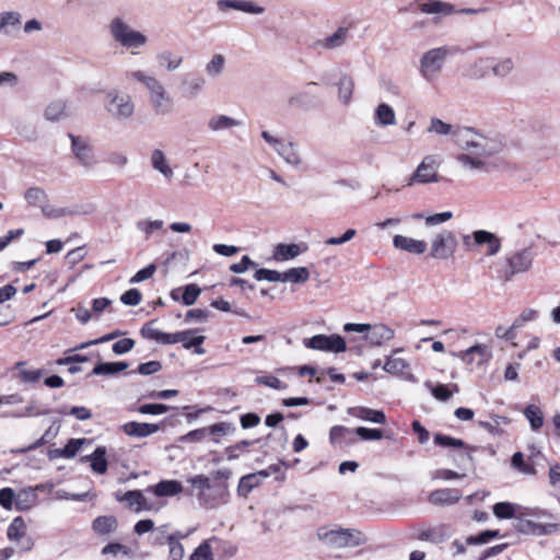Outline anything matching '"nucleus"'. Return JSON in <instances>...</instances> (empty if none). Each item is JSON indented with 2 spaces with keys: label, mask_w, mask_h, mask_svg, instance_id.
Segmentation results:
<instances>
[{
  "label": "nucleus",
  "mask_w": 560,
  "mask_h": 560,
  "mask_svg": "<svg viewBox=\"0 0 560 560\" xmlns=\"http://www.w3.org/2000/svg\"><path fill=\"white\" fill-rule=\"evenodd\" d=\"M424 386L430 390L432 396L439 401H448L454 393H458L457 384H442V383H433L431 381H425Z\"/></svg>",
  "instance_id": "nucleus-25"
},
{
  "label": "nucleus",
  "mask_w": 560,
  "mask_h": 560,
  "mask_svg": "<svg viewBox=\"0 0 560 560\" xmlns=\"http://www.w3.org/2000/svg\"><path fill=\"white\" fill-rule=\"evenodd\" d=\"M224 63H225V58L220 54H215L211 58V60L207 63L206 72L208 73V75L214 78L222 72V70L224 68Z\"/></svg>",
  "instance_id": "nucleus-63"
},
{
  "label": "nucleus",
  "mask_w": 560,
  "mask_h": 560,
  "mask_svg": "<svg viewBox=\"0 0 560 560\" xmlns=\"http://www.w3.org/2000/svg\"><path fill=\"white\" fill-rule=\"evenodd\" d=\"M474 245H487V255L494 256L501 249V240L492 232L486 230H477L472 232Z\"/></svg>",
  "instance_id": "nucleus-17"
},
{
  "label": "nucleus",
  "mask_w": 560,
  "mask_h": 560,
  "mask_svg": "<svg viewBox=\"0 0 560 560\" xmlns=\"http://www.w3.org/2000/svg\"><path fill=\"white\" fill-rule=\"evenodd\" d=\"M303 345L307 349L325 351V352H332V353H341L347 350L346 339L341 335H338V334L314 335L311 338H305L303 340Z\"/></svg>",
  "instance_id": "nucleus-6"
},
{
  "label": "nucleus",
  "mask_w": 560,
  "mask_h": 560,
  "mask_svg": "<svg viewBox=\"0 0 560 560\" xmlns=\"http://www.w3.org/2000/svg\"><path fill=\"white\" fill-rule=\"evenodd\" d=\"M492 73L499 78H505L514 68V62L511 58H504L500 61H495V59L492 58Z\"/></svg>",
  "instance_id": "nucleus-57"
},
{
  "label": "nucleus",
  "mask_w": 560,
  "mask_h": 560,
  "mask_svg": "<svg viewBox=\"0 0 560 560\" xmlns=\"http://www.w3.org/2000/svg\"><path fill=\"white\" fill-rule=\"evenodd\" d=\"M125 434L132 438H147L161 430L159 423L129 421L121 427Z\"/></svg>",
  "instance_id": "nucleus-18"
},
{
  "label": "nucleus",
  "mask_w": 560,
  "mask_h": 560,
  "mask_svg": "<svg viewBox=\"0 0 560 560\" xmlns=\"http://www.w3.org/2000/svg\"><path fill=\"white\" fill-rule=\"evenodd\" d=\"M37 501L34 488L22 489L16 493L15 508L18 511L30 510Z\"/></svg>",
  "instance_id": "nucleus-33"
},
{
  "label": "nucleus",
  "mask_w": 560,
  "mask_h": 560,
  "mask_svg": "<svg viewBox=\"0 0 560 560\" xmlns=\"http://www.w3.org/2000/svg\"><path fill=\"white\" fill-rule=\"evenodd\" d=\"M305 250H307L306 245H303V248H302L301 245L295 244V243H291V244L279 243L273 249L272 257L275 260H278V261H287V260L294 259L295 257H298L300 254H302Z\"/></svg>",
  "instance_id": "nucleus-26"
},
{
  "label": "nucleus",
  "mask_w": 560,
  "mask_h": 560,
  "mask_svg": "<svg viewBox=\"0 0 560 560\" xmlns=\"http://www.w3.org/2000/svg\"><path fill=\"white\" fill-rule=\"evenodd\" d=\"M258 485V474H247L243 476L238 481L237 494L241 497H246Z\"/></svg>",
  "instance_id": "nucleus-51"
},
{
  "label": "nucleus",
  "mask_w": 560,
  "mask_h": 560,
  "mask_svg": "<svg viewBox=\"0 0 560 560\" xmlns=\"http://www.w3.org/2000/svg\"><path fill=\"white\" fill-rule=\"evenodd\" d=\"M26 535V524L22 516H16L12 520L11 524L8 527L7 536L9 540H20V538H25Z\"/></svg>",
  "instance_id": "nucleus-47"
},
{
  "label": "nucleus",
  "mask_w": 560,
  "mask_h": 560,
  "mask_svg": "<svg viewBox=\"0 0 560 560\" xmlns=\"http://www.w3.org/2000/svg\"><path fill=\"white\" fill-rule=\"evenodd\" d=\"M68 137L71 140V151L79 163L88 168L93 167L96 164V160L93 149L88 141L71 132L68 133Z\"/></svg>",
  "instance_id": "nucleus-11"
},
{
  "label": "nucleus",
  "mask_w": 560,
  "mask_h": 560,
  "mask_svg": "<svg viewBox=\"0 0 560 560\" xmlns=\"http://www.w3.org/2000/svg\"><path fill=\"white\" fill-rule=\"evenodd\" d=\"M393 245L397 249L416 255H421L427 250V243L424 241L415 240L400 234L394 236Z\"/></svg>",
  "instance_id": "nucleus-23"
},
{
  "label": "nucleus",
  "mask_w": 560,
  "mask_h": 560,
  "mask_svg": "<svg viewBox=\"0 0 560 560\" xmlns=\"http://www.w3.org/2000/svg\"><path fill=\"white\" fill-rule=\"evenodd\" d=\"M201 293V289L196 283H189L182 287L180 303L185 306L194 305Z\"/></svg>",
  "instance_id": "nucleus-49"
},
{
  "label": "nucleus",
  "mask_w": 560,
  "mask_h": 560,
  "mask_svg": "<svg viewBox=\"0 0 560 560\" xmlns=\"http://www.w3.org/2000/svg\"><path fill=\"white\" fill-rule=\"evenodd\" d=\"M156 59L160 66H165L168 71L176 70L183 62L182 57L174 58L171 51H163L158 54Z\"/></svg>",
  "instance_id": "nucleus-59"
},
{
  "label": "nucleus",
  "mask_w": 560,
  "mask_h": 560,
  "mask_svg": "<svg viewBox=\"0 0 560 560\" xmlns=\"http://www.w3.org/2000/svg\"><path fill=\"white\" fill-rule=\"evenodd\" d=\"M67 103L62 100L52 101L47 105L44 112V117L48 121H58L66 117Z\"/></svg>",
  "instance_id": "nucleus-40"
},
{
  "label": "nucleus",
  "mask_w": 560,
  "mask_h": 560,
  "mask_svg": "<svg viewBox=\"0 0 560 560\" xmlns=\"http://www.w3.org/2000/svg\"><path fill=\"white\" fill-rule=\"evenodd\" d=\"M492 58H479L471 67L469 77L471 79H482L492 72Z\"/></svg>",
  "instance_id": "nucleus-43"
},
{
  "label": "nucleus",
  "mask_w": 560,
  "mask_h": 560,
  "mask_svg": "<svg viewBox=\"0 0 560 560\" xmlns=\"http://www.w3.org/2000/svg\"><path fill=\"white\" fill-rule=\"evenodd\" d=\"M231 476L232 470L229 468L218 469L210 476L203 474L191 476L187 478L191 489L186 490V494L196 495L201 508L214 509L225 502L224 498L229 490L228 480Z\"/></svg>",
  "instance_id": "nucleus-1"
},
{
  "label": "nucleus",
  "mask_w": 560,
  "mask_h": 560,
  "mask_svg": "<svg viewBox=\"0 0 560 560\" xmlns=\"http://www.w3.org/2000/svg\"><path fill=\"white\" fill-rule=\"evenodd\" d=\"M207 436H210L208 427L199 428L189 431L188 433L179 436L180 443H196L203 441Z\"/></svg>",
  "instance_id": "nucleus-60"
},
{
  "label": "nucleus",
  "mask_w": 560,
  "mask_h": 560,
  "mask_svg": "<svg viewBox=\"0 0 560 560\" xmlns=\"http://www.w3.org/2000/svg\"><path fill=\"white\" fill-rule=\"evenodd\" d=\"M446 55L445 47L433 48L423 54L420 60V71L427 80H432L441 70Z\"/></svg>",
  "instance_id": "nucleus-8"
},
{
  "label": "nucleus",
  "mask_w": 560,
  "mask_h": 560,
  "mask_svg": "<svg viewBox=\"0 0 560 560\" xmlns=\"http://www.w3.org/2000/svg\"><path fill=\"white\" fill-rule=\"evenodd\" d=\"M338 86V97L339 101L343 104H349L352 97L354 81L351 75L342 74L337 83Z\"/></svg>",
  "instance_id": "nucleus-35"
},
{
  "label": "nucleus",
  "mask_w": 560,
  "mask_h": 560,
  "mask_svg": "<svg viewBox=\"0 0 560 560\" xmlns=\"http://www.w3.org/2000/svg\"><path fill=\"white\" fill-rule=\"evenodd\" d=\"M433 442L435 445L441 447H450V448H467V444L457 438H453L443 433H435L433 436Z\"/></svg>",
  "instance_id": "nucleus-48"
},
{
  "label": "nucleus",
  "mask_w": 560,
  "mask_h": 560,
  "mask_svg": "<svg viewBox=\"0 0 560 560\" xmlns=\"http://www.w3.org/2000/svg\"><path fill=\"white\" fill-rule=\"evenodd\" d=\"M156 497H174L184 491L183 485L178 480H161L155 486L148 488Z\"/></svg>",
  "instance_id": "nucleus-27"
},
{
  "label": "nucleus",
  "mask_w": 560,
  "mask_h": 560,
  "mask_svg": "<svg viewBox=\"0 0 560 560\" xmlns=\"http://www.w3.org/2000/svg\"><path fill=\"white\" fill-rule=\"evenodd\" d=\"M118 527V521L114 515H102L94 518L92 529L97 535H108L114 533Z\"/></svg>",
  "instance_id": "nucleus-30"
},
{
  "label": "nucleus",
  "mask_w": 560,
  "mask_h": 560,
  "mask_svg": "<svg viewBox=\"0 0 560 560\" xmlns=\"http://www.w3.org/2000/svg\"><path fill=\"white\" fill-rule=\"evenodd\" d=\"M209 433L212 438V441L215 444L220 443V439L215 438V435H228L235 432L236 428L231 422H218L208 427Z\"/></svg>",
  "instance_id": "nucleus-54"
},
{
  "label": "nucleus",
  "mask_w": 560,
  "mask_h": 560,
  "mask_svg": "<svg viewBox=\"0 0 560 560\" xmlns=\"http://www.w3.org/2000/svg\"><path fill=\"white\" fill-rule=\"evenodd\" d=\"M241 125V121L226 115H214L208 121V128L213 131H222Z\"/></svg>",
  "instance_id": "nucleus-32"
},
{
  "label": "nucleus",
  "mask_w": 560,
  "mask_h": 560,
  "mask_svg": "<svg viewBox=\"0 0 560 560\" xmlns=\"http://www.w3.org/2000/svg\"><path fill=\"white\" fill-rule=\"evenodd\" d=\"M117 501H127L129 502V505L132 506L133 504H137L136 512L141 511H151L153 505L148 503L147 498L143 495V493L140 490H128L125 492L122 497L119 494H116Z\"/></svg>",
  "instance_id": "nucleus-29"
},
{
  "label": "nucleus",
  "mask_w": 560,
  "mask_h": 560,
  "mask_svg": "<svg viewBox=\"0 0 560 560\" xmlns=\"http://www.w3.org/2000/svg\"><path fill=\"white\" fill-rule=\"evenodd\" d=\"M348 413L363 421H369L377 424L386 423V415L383 410L358 406L348 408Z\"/></svg>",
  "instance_id": "nucleus-21"
},
{
  "label": "nucleus",
  "mask_w": 560,
  "mask_h": 560,
  "mask_svg": "<svg viewBox=\"0 0 560 560\" xmlns=\"http://www.w3.org/2000/svg\"><path fill=\"white\" fill-rule=\"evenodd\" d=\"M129 366L128 362L126 361H117V362H97L90 375H105V376H113L116 375L125 370H127Z\"/></svg>",
  "instance_id": "nucleus-28"
},
{
  "label": "nucleus",
  "mask_w": 560,
  "mask_h": 560,
  "mask_svg": "<svg viewBox=\"0 0 560 560\" xmlns=\"http://www.w3.org/2000/svg\"><path fill=\"white\" fill-rule=\"evenodd\" d=\"M183 84L187 89L189 97H196L206 84V80L200 74H194L191 78L184 80Z\"/></svg>",
  "instance_id": "nucleus-55"
},
{
  "label": "nucleus",
  "mask_w": 560,
  "mask_h": 560,
  "mask_svg": "<svg viewBox=\"0 0 560 560\" xmlns=\"http://www.w3.org/2000/svg\"><path fill=\"white\" fill-rule=\"evenodd\" d=\"M454 129L455 128H453V126L451 124L444 122L440 118L432 117L431 121H430V126L428 128V131L436 133V135H443V136L452 135L453 136Z\"/></svg>",
  "instance_id": "nucleus-62"
},
{
  "label": "nucleus",
  "mask_w": 560,
  "mask_h": 560,
  "mask_svg": "<svg viewBox=\"0 0 560 560\" xmlns=\"http://www.w3.org/2000/svg\"><path fill=\"white\" fill-rule=\"evenodd\" d=\"M131 77L143 83L150 93V102L156 115H167L172 112L173 102L164 86L154 77L145 75L142 71H133Z\"/></svg>",
  "instance_id": "nucleus-2"
},
{
  "label": "nucleus",
  "mask_w": 560,
  "mask_h": 560,
  "mask_svg": "<svg viewBox=\"0 0 560 560\" xmlns=\"http://www.w3.org/2000/svg\"><path fill=\"white\" fill-rule=\"evenodd\" d=\"M420 11L427 14H443L448 15L453 13L454 8L452 4L442 2L440 0H429L419 5Z\"/></svg>",
  "instance_id": "nucleus-36"
},
{
  "label": "nucleus",
  "mask_w": 560,
  "mask_h": 560,
  "mask_svg": "<svg viewBox=\"0 0 560 560\" xmlns=\"http://www.w3.org/2000/svg\"><path fill=\"white\" fill-rule=\"evenodd\" d=\"M459 357L467 365L475 364L476 366H481L483 363L489 361L491 353L487 346L475 345L464 351H460Z\"/></svg>",
  "instance_id": "nucleus-15"
},
{
  "label": "nucleus",
  "mask_w": 560,
  "mask_h": 560,
  "mask_svg": "<svg viewBox=\"0 0 560 560\" xmlns=\"http://www.w3.org/2000/svg\"><path fill=\"white\" fill-rule=\"evenodd\" d=\"M502 537L499 529H485L477 535H471L466 538V544L469 546L488 544L492 539Z\"/></svg>",
  "instance_id": "nucleus-45"
},
{
  "label": "nucleus",
  "mask_w": 560,
  "mask_h": 560,
  "mask_svg": "<svg viewBox=\"0 0 560 560\" xmlns=\"http://www.w3.org/2000/svg\"><path fill=\"white\" fill-rule=\"evenodd\" d=\"M514 528L521 534L547 536L560 533V523L540 524L530 520L517 517V521L514 524Z\"/></svg>",
  "instance_id": "nucleus-10"
},
{
  "label": "nucleus",
  "mask_w": 560,
  "mask_h": 560,
  "mask_svg": "<svg viewBox=\"0 0 560 560\" xmlns=\"http://www.w3.org/2000/svg\"><path fill=\"white\" fill-rule=\"evenodd\" d=\"M348 34L349 30L341 26L332 35L327 36L323 42H319V44L326 49L340 47L345 44Z\"/></svg>",
  "instance_id": "nucleus-46"
},
{
  "label": "nucleus",
  "mask_w": 560,
  "mask_h": 560,
  "mask_svg": "<svg viewBox=\"0 0 560 560\" xmlns=\"http://www.w3.org/2000/svg\"><path fill=\"white\" fill-rule=\"evenodd\" d=\"M106 454L107 450L105 446H97L92 454L82 456L80 462H90L91 469L96 474L103 475L108 469Z\"/></svg>",
  "instance_id": "nucleus-20"
},
{
  "label": "nucleus",
  "mask_w": 560,
  "mask_h": 560,
  "mask_svg": "<svg viewBox=\"0 0 560 560\" xmlns=\"http://www.w3.org/2000/svg\"><path fill=\"white\" fill-rule=\"evenodd\" d=\"M457 247V240L452 231L443 230L431 244L430 256L435 259L446 260L452 257Z\"/></svg>",
  "instance_id": "nucleus-7"
},
{
  "label": "nucleus",
  "mask_w": 560,
  "mask_h": 560,
  "mask_svg": "<svg viewBox=\"0 0 560 560\" xmlns=\"http://www.w3.org/2000/svg\"><path fill=\"white\" fill-rule=\"evenodd\" d=\"M109 30L113 38L127 49L139 48L148 42L144 34L130 28V26L120 18L112 20Z\"/></svg>",
  "instance_id": "nucleus-4"
},
{
  "label": "nucleus",
  "mask_w": 560,
  "mask_h": 560,
  "mask_svg": "<svg viewBox=\"0 0 560 560\" xmlns=\"http://www.w3.org/2000/svg\"><path fill=\"white\" fill-rule=\"evenodd\" d=\"M534 253L530 247L523 248L505 258V265L497 270L498 279L509 282L517 273L527 271L533 264Z\"/></svg>",
  "instance_id": "nucleus-3"
},
{
  "label": "nucleus",
  "mask_w": 560,
  "mask_h": 560,
  "mask_svg": "<svg viewBox=\"0 0 560 560\" xmlns=\"http://www.w3.org/2000/svg\"><path fill=\"white\" fill-rule=\"evenodd\" d=\"M25 199L31 206L40 207L46 206L48 200L44 189L39 187H31L25 191Z\"/></svg>",
  "instance_id": "nucleus-52"
},
{
  "label": "nucleus",
  "mask_w": 560,
  "mask_h": 560,
  "mask_svg": "<svg viewBox=\"0 0 560 560\" xmlns=\"http://www.w3.org/2000/svg\"><path fill=\"white\" fill-rule=\"evenodd\" d=\"M353 432L363 441H377L384 438L383 430L376 428L358 427ZM385 438L390 439L389 435Z\"/></svg>",
  "instance_id": "nucleus-56"
},
{
  "label": "nucleus",
  "mask_w": 560,
  "mask_h": 560,
  "mask_svg": "<svg viewBox=\"0 0 560 560\" xmlns=\"http://www.w3.org/2000/svg\"><path fill=\"white\" fill-rule=\"evenodd\" d=\"M438 180L435 160L432 155H428L418 165L416 172L408 178L407 186H412L415 183H436Z\"/></svg>",
  "instance_id": "nucleus-12"
},
{
  "label": "nucleus",
  "mask_w": 560,
  "mask_h": 560,
  "mask_svg": "<svg viewBox=\"0 0 560 560\" xmlns=\"http://www.w3.org/2000/svg\"><path fill=\"white\" fill-rule=\"evenodd\" d=\"M217 8L220 12H226L229 9L242 11L248 14H261L265 8L250 0H218Z\"/></svg>",
  "instance_id": "nucleus-14"
},
{
  "label": "nucleus",
  "mask_w": 560,
  "mask_h": 560,
  "mask_svg": "<svg viewBox=\"0 0 560 560\" xmlns=\"http://www.w3.org/2000/svg\"><path fill=\"white\" fill-rule=\"evenodd\" d=\"M408 368L409 363L401 358H387L386 362L383 365L384 371L394 375L402 373V371Z\"/></svg>",
  "instance_id": "nucleus-58"
},
{
  "label": "nucleus",
  "mask_w": 560,
  "mask_h": 560,
  "mask_svg": "<svg viewBox=\"0 0 560 560\" xmlns=\"http://www.w3.org/2000/svg\"><path fill=\"white\" fill-rule=\"evenodd\" d=\"M3 21V33L9 35L15 31H19L21 25V15L18 12H4L1 13Z\"/></svg>",
  "instance_id": "nucleus-53"
},
{
  "label": "nucleus",
  "mask_w": 560,
  "mask_h": 560,
  "mask_svg": "<svg viewBox=\"0 0 560 560\" xmlns=\"http://www.w3.org/2000/svg\"><path fill=\"white\" fill-rule=\"evenodd\" d=\"M310 276V270L306 267H294L282 272V282L304 283Z\"/></svg>",
  "instance_id": "nucleus-42"
},
{
  "label": "nucleus",
  "mask_w": 560,
  "mask_h": 560,
  "mask_svg": "<svg viewBox=\"0 0 560 560\" xmlns=\"http://www.w3.org/2000/svg\"><path fill=\"white\" fill-rule=\"evenodd\" d=\"M374 122L380 127L395 125L396 116L393 107L386 103H381L374 112Z\"/></svg>",
  "instance_id": "nucleus-31"
},
{
  "label": "nucleus",
  "mask_w": 560,
  "mask_h": 560,
  "mask_svg": "<svg viewBox=\"0 0 560 560\" xmlns=\"http://www.w3.org/2000/svg\"><path fill=\"white\" fill-rule=\"evenodd\" d=\"M493 514L499 520L516 518V504L503 501L498 502L492 506Z\"/></svg>",
  "instance_id": "nucleus-44"
},
{
  "label": "nucleus",
  "mask_w": 560,
  "mask_h": 560,
  "mask_svg": "<svg viewBox=\"0 0 560 560\" xmlns=\"http://www.w3.org/2000/svg\"><path fill=\"white\" fill-rule=\"evenodd\" d=\"M394 338V330L384 324L371 325L364 339L373 346H382Z\"/></svg>",
  "instance_id": "nucleus-24"
},
{
  "label": "nucleus",
  "mask_w": 560,
  "mask_h": 560,
  "mask_svg": "<svg viewBox=\"0 0 560 560\" xmlns=\"http://www.w3.org/2000/svg\"><path fill=\"white\" fill-rule=\"evenodd\" d=\"M511 466L525 475H536L537 470L533 464H527L522 452H515L511 457Z\"/></svg>",
  "instance_id": "nucleus-50"
},
{
  "label": "nucleus",
  "mask_w": 560,
  "mask_h": 560,
  "mask_svg": "<svg viewBox=\"0 0 560 560\" xmlns=\"http://www.w3.org/2000/svg\"><path fill=\"white\" fill-rule=\"evenodd\" d=\"M346 535H348V529L338 528L326 530L325 528H319L317 530V536L320 540L326 541L327 544L336 547V548H346L349 547V544L352 541L347 540Z\"/></svg>",
  "instance_id": "nucleus-22"
},
{
  "label": "nucleus",
  "mask_w": 560,
  "mask_h": 560,
  "mask_svg": "<svg viewBox=\"0 0 560 560\" xmlns=\"http://www.w3.org/2000/svg\"><path fill=\"white\" fill-rule=\"evenodd\" d=\"M277 153L291 165L298 166L301 163L300 154L293 142L284 143L283 141L276 147Z\"/></svg>",
  "instance_id": "nucleus-37"
},
{
  "label": "nucleus",
  "mask_w": 560,
  "mask_h": 560,
  "mask_svg": "<svg viewBox=\"0 0 560 560\" xmlns=\"http://www.w3.org/2000/svg\"><path fill=\"white\" fill-rule=\"evenodd\" d=\"M453 534V528L448 524H439L420 532L417 539L421 541H429L431 544H441L448 539Z\"/></svg>",
  "instance_id": "nucleus-16"
},
{
  "label": "nucleus",
  "mask_w": 560,
  "mask_h": 560,
  "mask_svg": "<svg viewBox=\"0 0 560 560\" xmlns=\"http://www.w3.org/2000/svg\"><path fill=\"white\" fill-rule=\"evenodd\" d=\"M170 409H174V407L161 402L143 404L138 407L140 413L152 416L165 413Z\"/></svg>",
  "instance_id": "nucleus-61"
},
{
  "label": "nucleus",
  "mask_w": 560,
  "mask_h": 560,
  "mask_svg": "<svg viewBox=\"0 0 560 560\" xmlns=\"http://www.w3.org/2000/svg\"><path fill=\"white\" fill-rule=\"evenodd\" d=\"M105 108L115 119L126 120L133 115L135 104L129 95L112 90L107 92Z\"/></svg>",
  "instance_id": "nucleus-5"
},
{
  "label": "nucleus",
  "mask_w": 560,
  "mask_h": 560,
  "mask_svg": "<svg viewBox=\"0 0 560 560\" xmlns=\"http://www.w3.org/2000/svg\"><path fill=\"white\" fill-rule=\"evenodd\" d=\"M529 422L530 429L535 432L539 431L544 425V413L536 405H528L523 411Z\"/></svg>",
  "instance_id": "nucleus-41"
},
{
  "label": "nucleus",
  "mask_w": 560,
  "mask_h": 560,
  "mask_svg": "<svg viewBox=\"0 0 560 560\" xmlns=\"http://www.w3.org/2000/svg\"><path fill=\"white\" fill-rule=\"evenodd\" d=\"M96 207L93 203L75 206L73 208H55L49 205L42 206L43 214L48 219H58L66 215H89L95 212Z\"/></svg>",
  "instance_id": "nucleus-13"
},
{
  "label": "nucleus",
  "mask_w": 560,
  "mask_h": 560,
  "mask_svg": "<svg viewBox=\"0 0 560 560\" xmlns=\"http://www.w3.org/2000/svg\"><path fill=\"white\" fill-rule=\"evenodd\" d=\"M220 541V538L212 536L203 540L189 556V560H214L211 542Z\"/></svg>",
  "instance_id": "nucleus-39"
},
{
  "label": "nucleus",
  "mask_w": 560,
  "mask_h": 560,
  "mask_svg": "<svg viewBox=\"0 0 560 560\" xmlns=\"http://www.w3.org/2000/svg\"><path fill=\"white\" fill-rule=\"evenodd\" d=\"M478 135L472 128L456 127L453 132L454 142L466 151H474L476 154L482 155L486 153L485 145L476 140Z\"/></svg>",
  "instance_id": "nucleus-9"
},
{
  "label": "nucleus",
  "mask_w": 560,
  "mask_h": 560,
  "mask_svg": "<svg viewBox=\"0 0 560 560\" xmlns=\"http://www.w3.org/2000/svg\"><path fill=\"white\" fill-rule=\"evenodd\" d=\"M151 164L152 167L159 171L166 179H171L173 177V170L167 164L166 158L162 150L154 149L152 151Z\"/></svg>",
  "instance_id": "nucleus-34"
},
{
  "label": "nucleus",
  "mask_w": 560,
  "mask_h": 560,
  "mask_svg": "<svg viewBox=\"0 0 560 560\" xmlns=\"http://www.w3.org/2000/svg\"><path fill=\"white\" fill-rule=\"evenodd\" d=\"M462 498V492L458 489L444 488L432 491L429 494V502L434 505H452L457 503Z\"/></svg>",
  "instance_id": "nucleus-19"
},
{
  "label": "nucleus",
  "mask_w": 560,
  "mask_h": 560,
  "mask_svg": "<svg viewBox=\"0 0 560 560\" xmlns=\"http://www.w3.org/2000/svg\"><path fill=\"white\" fill-rule=\"evenodd\" d=\"M254 278L257 281H270V282H282V272H279L278 270L267 269V268H259L255 271Z\"/></svg>",
  "instance_id": "nucleus-64"
},
{
  "label": "nucleus",
  "mask_w": 560,
  "mask_h": 560,
  "mask_svg": "<svg viewBox=\"0 0 560 560\" xmlns=\"http://www.w3.org/2000/svg\"><path fill=\"white\" fill-rule=\"evenodd\" d=\"M260 440H242L233 445H230L225 447L224 454L228 460H235L240 458L242 453L249 452V447L256 443H258Z\"/></svg>",
  "instance_id": "nucleus-38"
}]
</instances>
